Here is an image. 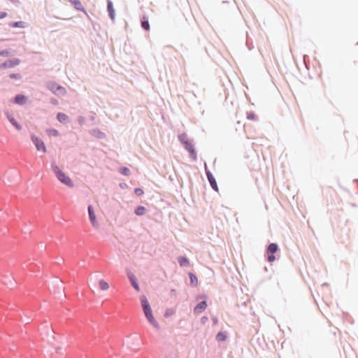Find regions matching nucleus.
Here are the masks:
<instances>
[{
  "mask_svg": "<svg viewBox=\"0 0 358 358\" xmlns=\"http://www.w3.org/2000/svg\"><path fill=\"white\" fill-rule=\"evenodd\" d=\"M52 169L57 179L64 185L69 188H73L74 187L73 180L71 177L64 171L62 166L52 164Z\"/></svg>",
  "mask_w": 358,
  "mask_h": 358,
  "instance_id": "f257e3e1",
  "label": "nucleus"
},
{
  "mask_svg": "<svg viewBox=\"0 0 358 358\" xmlns=\"http://www.w3.org/2000/svg\"><path fill=\"white\" fill-rule=\"evenodd\" d=\"M141 302L147 320L154 327L159 328V324L152 315L151 307L147 298L145 296H142L141 297Z\"/></svg>",
  "mask_w": 358,
  "mask_h": 358,
  "instance_id": "f03ea898",
  "label": "nucleus"
},
{
  "mask_svg": "<svg viewBox=\"0 0 358 358\" xmlns=\"http://www.w3.org/2000/svg\"><path fill=\"white\" fill-rule=\"evenodd\" d=\"M7 117L9 122L13 124V126L15 127L17 130H21L20 117L19 115H16L14 113H8Z\"/></svg>",
  "mask_w": 358,
  "mask_h": 358,
  "instance_id": "7ed1b4c3",
  "label": "nucleus"
},
{
  "mask_svg": "<svg viewBox=\"0 0 358 358\" xmlns=\"http://www.w3.org/2000/svg\"><path fill=\"white\" fill-rule=\"evenodd\" d=\"M48 88L55 94L60 96L66 94V90L64 87L59 85L55 83H50Z\"/></svg>",
  "mask_w": 358,
  "mask_h": 358,
  "instance_id": "20e7f679",
  "label": "nucleus"
},
{
  "mask_svg": "<svg viewBox=\"0 0 358 358\" xmlns=\"http://www.w3.org/2000/svg\"><path fill=\"white\" fill-rule=\"evenodd\" d=\"M278 250V245L275 243H271L268 248L267 252L268 254V261L270 262H273L275 261V257L274 256V253H275Z\"/></svg>",
  "mask_w": 358,
  "mask_h": 358,
  "instance_id": "39448f33",
  "label": "nucleus"
},
{
  "mask_svg": "<svg viewBox=\"0 0 358 358\" xmlns=\"http://www.w3.org/2000/svg\"><path fill=\"white\" fill-rule=\"evenodd\" d=\"M205 170H206V176H207L208 180V181H209V182L210 184V186L212 187V188L215 191L218 192V187H217L215 178L213 177L212 173L208 170L206 164H205Z\"/></svg>",
  "mask_w": 358,
  "mask_h": 358,
  "instance_id": "423d86ee",
  "label": "nucleus"
},
{
  "mask_svg": "<svg viewBox=\"0 0 358 358\" xmlns=\"http://www.w3.org/2000/svg\"><path fill=\"white\" fill-rule=\"evenodd\" d=\"M31 139L38 150L42 151L43 152H45V146L41 140L35 136H32Z\"/></svg>",
  "mask_w": 358,
  "mask_h": 358,
  "instance_id": "0eeeda50",
  "label": "nucleus"
},
{
  "mask_svg": "<svg viewBox=\"0 0 358 358\" xmlns=\"http://www.w3.org/2000/svg\"><path fill=\"white\" fill-rule=\"evenodd\" d=\"M88 213H89L90 222H91L92 224L93 225V227H98V222L96 221V215H95L93 207L92 206H88Z\"/></svg>",
  "mask_w": 358,
  "mask_h": 358,
  "instance_id": "6e6552de",
  "label": "nucleus"
},
{
  "mask_svg": "<svg viewBox=\"0 0 358 358\" xmlns=\"http://www.w3.org/2000/svg\"><path fill=\"white\" fill-rule=\"evenodd\" d=\"M207 307V303L205 301L199 303L194 309L195 313L198 314L203 311Z\"/></svg>",
  "mask_w": 358,
  "mask_h": 358,
  "instance_id": "1a4fd4ad",
  "label": "nucleus"
},
{
  "mask_svg": "<svg viewBox=\"0 0 358 358\" xmlns=\"http://www.w3.org/2000/svg\"><path fill=\"white\" fill-rule=\"evenodd\" d=\"M129 278L134 288L138 292L140 291V287L136 282L135 276L133 274H131L129 275Z\"/></svg>",
  "mask_w": 358,
  "mask_h": 358,
  "instance_id": "9d476101",
  "label": "nucleus"
},
{
  "mask_svg": "<svg viewBox=\"0 0 358 358\" xmlns=\"http://www.w3.org/2000/svg\"><path fill=\"white\" fill-rule=\"evenodd\" d=\"M99 289L102 291H106L109 289V284L104 280L101 279L99 281Z\"/></svg>",
  "mask_w": 358,
  "mask_h": 358,
  "instance_id": "9b49d317",
  "label": "nucleus"
},
{
  "mask_svg": "<svg viewBox=\"0 0 358 358\" xmlns=\"http://www.w3.org/2000/svg\"><path fill=\"white\" fill-rule=\"evenodd\" d=\"M141 26L142 27L146 30V31H148L150 30V24H149V22H148V19L146 16H143L141 19Z\"/></svg>",
  "mask_w": 358,
  "mask_h": 358,
  "instance_id": "f8f14e48",
  "label": "nucleus"
},
{
  "mask_svg": "<svg viewBox=\"0 0 358 358\" xmlns=\"http://www.w3.org/2000/svg\"><path fill=\"white\" fill-rule=\"evenodd\" d=\"M108 10L110 17L113 19L115 17V10L111 1L108 2Z\"/></svg>",
  "mask_w": 358,
  "mask_h": 358,
  "instance_id": "ddd939ff",
  "label": "nucleus"
},
{
  "mask_svg": "<svg viewBox=\"0 0 358 358\" xmlns=\"http://www.w3.org/2000/svg\"><path fill=\"white\" fill-rule=\"evenodd\" d=\"M57 120L60 122H65L68 120V116L64 114V113H59L57 114Z\"/></svg>",
  "mask_w": 358,
  "mask_h": 358,
  "instance_id": "4468645a",
  "label": "nucleus"
},
{
  "mask_svg": "<svg viewBox=\"0 0 358 358\" xmlns=\"http://www.w3.org/2000/svg\"><path fill=\"white\" fill-rule=\"evenodd\" d=\"M145 211H146V209H145V207H143V206H138V207H137L136 208L135 213H136V215L140 216V215H144Z\"/></svg>",
  "mask_w": 358,
  "mask_h": 358,
  "instance_id": "2eb2a0df",
  "label": "nucleus"
},
{
  "mask_svg": "<svg viewBox=\"0 0 358 358\" xmlns=\"http://www.w3.org/2000/svg\"><path fill=\"white\" fill-rule=\"evenodd\" d=\"M178 260L181 266L189 265V260L185 257H180Z\"/></svg>",
  "mask_w": 358,
  "mask_h": 358,
  "instance_id": "dca6fc26",
  "label": "nucleus"
},
{
  "mask_svg": "<svg viewBox=\"0 0 358 358\" xmlns=\"http://www.w3.org/2000/svg\"><path fill=\"white\" fill-rule=\"evenodd\" d=\"M189 278H190V282L192 285H194V286H196L197 284H198V279H197V277L192 273H189Z\"/></svg>",
  "mask_w": 358,
  "mask_h": 358,
  "instance_id": "f3484780",
  "label": "nucleus"
},
{
  "mask_svg": "<svg viewBox=\"0 0 358 358\" xmlns=\"http://www.w3.org/2000/svg\"><path fill=\"white\" fill-rule=\"evenodd\" d=\"M76 9L81 10L82 9V4L79 0H69Z\"/></svg>",
  "mask_w": 358,
  "mask_h": 358,
  "instance_id": "a211bd4d",
  "label": "nucleus"
},
{
  "mask_svg": "<svg viewBox=\"0 0 358 358\" xmlns=\"http://www.w3.org/2000/svg\"><path fill=\"white\" fill-rule=\"evenodd\" d=\"M216 338L218 341H224L227 339V335L224 332H219L216 336Z\"/></svg>",
  "mask_w": 358,
  "mask_h": 358,
  "instance_id": "6ab92c4d",
  "label": "nucleus"
},
{
  "mask_svg": "<svg viewBox=\"0 0 358 358\" xmlns=\"http://www.w3.org/2000/svg\"><path fill=\"white\" fill-rule=\"evenodd\" d=\"M185 148L189 152L190 155H194V150L193 149V145L188 142H185Z\"/></svg>",
  "mask_w": 358,
  "mask_h": 358,
  "instance_id": "aec40b11",
  "label": "nucleus"
},
{
  "mask_svg": "<svg viewBox=\"0 0 358 358\" xmlns=\"http://www.w3.org/2000/svg\"><path fill=\"white\" fill-rule=\"evenodd\" d=\"M47 134L50 136H59V132L57 130L55 129H50L47 130Z\"/></svg>",
  "mask_w": 358,
  "mask_h": 358,
  "instance_id": "412c9836",
  "label": "nucleus"
},
{
  "mask_svg": "<svg viewBox=\"0 0 358 358\" xmlns=\"http://www.w3.org/2000/svg\"><path fill=\"white\" fill-rule=\"evenodd\" d=\"M119 171L120 172V173L124 176H128L130 173L129 169L127 167H121Z\"/></svg>",
  "mask_w": 358,
  "mask_h": 358,
  "instance_id": "4be33fe9",
  "label": "nucleus"
},
{
  "mask_svg": "<svg viewBox=\"0 0 358 358\" xmlns=\"http://www.w3.org/2000/svg\"><path fill=\"white\" fill-rule=\"evenodd\" d=\"M15 103L20 104L22 103V96L20 94H18L15 98Z\"/></svg>",
  "mask_w": 358,
  "mask_h": 358,
  "instance_id": "5701e85b",
  "label": "nucleus"
},
{
  "mask_svg": "<svg viewBox=\"0 0 358 358\" xmlns=\"http://www.w3.org/2000/svg\"><path fill=\"white\" fill-rule=\"evenodd\" d=\"M134 192L137 196H141L143 194V191L140 188H136Z\"/></svg>",
  "mask_w": 358,
  "mask_h": 358,
  "instance_id": "b1692460",
  "label": "nucleus"
},
{
  "mask_svg": "<svg viewBox=\"0 0 358 358\" xmlns=\"http://www.w3.org/2000/svg\"><path fill=\"white\" fill-rule=\"evenodd\" d=\"M248 118L250 120H255V115L253 113H248Z\"/></svg>",
  "mask_w": 358,
  "mask_h": 358,
  "instance_id": "393cba45",
  "label": "nucleus"
},
{
  "mask_svg": "<svg viewBox=\"0 0 358 358\" xmlns=\"http://www.w3.org/2000/svg\"><path fill=\"white\" fill-rule=\"evenodd\" d=\"M208 317L203 316L201 317V321L203 324H205L208 321Z\"/></svg>",
  "mask_w": 358,
  "mask_h": 358,
  "instance_id": "a878e982",
  "label": "nucleus"
},
{
  "mask_svg": "<svg viewBox=\"0 0 358 358\" xmlns=\"http://www.w3.org/2000/svg\"><path fill=\"white\" fill-rule=\"evenodd\" d=\"M5 16H6V13H0V19L4 17Z\"/></svg>",
  "mask_w": 358,
  "mask_h": 358,
  "instance_id": "bb28decb",
  "label": "nucleus"
},
{
  "mask_svg": "<svg viewBox=\"0 0 358 358\" xmlns=\"http://www.w3.org/2000/svg\"><path fill=\"white\" fill-rule=\"evenodd\" d=\"M56 350H57V352H60V351L62 350V348H57L56 349Z\"/></svg>",
  "mask_w": 358,
  "mask_h": 358,
  "instance_id": "cd10ccee",
  "label": "nucleus"
},
{
  "mask_svg": "<svg viewBox=\"0 0 358 358\" xmlns=\"http://www.w3.org/2000/svg\"><path fill=\"white\" fill-rule=\"evenodd\" d=\"M19 24H20V22H16L13 26L14 27H18Z\"/></svg>",
  "mask_w": 358,
  "mask_h": 358,
  "instance_id": "c85d7f7f",
  "label": "nucleus"
},
{
  "mask_svg": "<svg viewBox=\"0 0 358 358\" xmlns=\"http://www.w3.org/2000/svg\"><path fill=\"white\" fill-rule=\"evenodd\" d=\"M10 77L13 78V77H15V76L14 75H10Z\"/></svg>",
  "mask_w": 358,
  "mask_h": 358,
  "instance_id": "c756f323",
  "label": "nucleus"
}]
</instances>
